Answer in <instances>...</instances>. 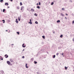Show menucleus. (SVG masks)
Instances as JSON below:
<instances>
[{"label":"nucleus","mask_w":74,"mask_h":74,"mask_svg":"<svg viewBox=\"0 0 74 74\" xmlns=\"http://www.w3.org/2000/svg\"><path fill=\"white\" fill-rule=\"evenodd\" d=\"M7 64H8V65H10V61H7Z\"/></svg>","instance_id":"f03ea898"},{"label":"nucleus","mask_w":74,"mask_h":74,"mask_svg":"<svg viewBox=\"0 0 74 74\" xmlns=\"http://www.w3.org/2000/svg\"><path fill=\"white\" fill-rule=\"evenodd\" d=\"M16 33H17V34H19V32H16Z\"/></svg>","instance_id":"a878e982"},{"label":"nucleus","mask_w":74,"mask_h":74,"mask_svg":"<svg viewBox=\"0 0 74 74\" xmlns=\"http://www.w3.org/2000/svg\"><path fill=\"white\" fill-rule=\"evenodd\" d=\"M36 8H38V9H40V6H37Z\"/></svg>","instance_id":"4468645a"},{"label":"nucleus","mask_w":74,"mask_h":74,"mask_svg":"<svg viewBox=\"0 0 74 74\" xmlns=\"http://www.w3.org/2000/svg\"><path fill=\"white\" fill-rule=\"evenodd\" d=\"M22 58H23V59H24V58H25V56H23L22 57Z\"/></svg>","instance_id":"7c9ffc66"},{"label":"nucleus","mask_w":74,"mask_h":74,"mask_svg":"<svg viewBox=\"0 0 74 74\" xmlns=\"http://www.w3.org/2000/svg\"><path fill=\"white\" fill-rule=\"evenodd\" d=\"M65 70H67V69L68 68V67H66V66H65Z\"/></svg>","instance_id":"6ab92c4d"},{"label":"nucleus","mask_w":74,"mask_h":74,"mask_svg":"<svg viewBox=\"0 0 74 74\" xmlns=\"http://www.w3.org/2000/svg\"><path fill=\"white\" fill-rule=\"evenodd\" d=\"M5 56L6 58H7L8 57V55L7 54H6L5 55Z\"/></svg>","instance_id":"20e7f679"},{"label":"nucleus","mask_w":74,"mask_h":74,"mask_svg":"<svg viewBox=\"0 0 74 74\" xmlns=\"http://www.w3.org/2000/svg\"><path fill=\"white\" fill-rule=\"evenodd\" d=\"M34 63L35 64H36V63H37V62H36V61H34Z\"/></svg>","instance_id":"4be33fe9"},{"label":"nucleus","mask_w":74,"mask_h":74,"mask_svg":"<svg viewBox=\"0 0 74 74\" xmlns=\"http://www.w3.org/2000/svg\"><path fill=\"white\" fill-rule=\"evenodd\" d=\"M10 62H13V60L12 59H11L10 60Z\"/></svg>","instance_id":"f8f14e48"},{"label":"nucleus","mask_w":74,"mask_h":74,"mask_svg":"<svg viewBox=\"0 0 74 74\" xmlns=\"http://www.w3.org/2000/svg\"><path fill=\"white\" fill-rule=\"evenodd\" d=\"M5 9H3V12H5Z\"/></svg>","instance_id":"a211bd4d"},{"label":"nucleus","mask_w":74,"mask_h":74,"mask_svg":"<svg viewBox=\"0 0 74 74\" xmlns=\"http://www.w3.org/2000/svg\"><path fill=\"white\" fill-rule=\"evenodd\" d=\"M21 17H18V19L19 21H21Z\"/></svg>","instance_id":"39448f33"},{"label":"nucleus","mask_w":74,"mask_h":74,"mask_svg":"<svg viewBox=\"0 0 74 74\" xmlns=\"http://www.w3.org/2000/svg\"><path fill=\"white\" fill-rule=\"evenodd\" d=\"M73 41H74V38H73Z\"/></svg>","instance_id":"f704fd0d"},{"label":"nucleus","mask_w":74,"mask_h":74,"mask_svg":"<svg viewBox=\"0 0 74 74\" xmlns=\"http://www.w3.org/2000/svg\"><path fill=\"white\" fill-rule=\"evenodd\" d=\"M27 66V64H25V67H26V68L27 69V68H28V66Z\"/></svg>","instance_id":"6e6552de"},{"label":"nucleus","mask_w":74,"mask_h":74,"mask_svg":"<svg viewBox=\"0 0 74 74\" xmlns=\"http://www.w3.org/2000/svg\"><path fill=\"white\" fill-rule=\"evenodd\" d=\"M11 45H14V44H12Z\"/></svg>","instance_id":"a19ab883"},{"label":"nucleus","mask_w":74,"mask_h":74,"mask_svg":"<svg viewBox=\"0 0 74 74\" xmlns=\"http://www.w3.org/2000/svg\"><path fill=\"white\" fill-rule=\"evenodd\" d=\"M8 30H6V32H8Z\"/></svg>","instance_id":"37998d69"},{"label":"nucleus","mask_w":74,"mask_h":74,"mask_svg":"<svg viewBox=\"0 0 74 74\" xmlns=\"http://www.w3.org/2000/svg\"><path fill=\"white\" fill-rule=\"evenodd\" d=\"M23 51H24V49H23Z\"/></svg>","instance_id":"09e8293b"},{"label":"nucleus","mask_w":74,"mask_h":74,"mask_svg":"<svg viewBox=\"0 0 74 74\" xmlns=\"http://www.w3.org/2000/svg\"><path fill=\"white\" fill-rule=\"evenodd\" d=\"M10 1H12V0H10Z\"/></svg>","instance_id":"a18cd8bd"},{"label":"nucleus","mask_w":74,"mask_h":74,"mask_svg":"<svg viewBox=\"0 0 74 74\" xmlns=\"http://www.w3.org/2000/svg\"><path fill=\"white\" fill-rule=\"evenodd\" d=\"M60 37L61 38H62L63 37V35H61V36H60Z\"/></svg>","instance_id":"2eb2a0df"},{"label":"nucleus","mask_w":74,"mask_h":74,"mask_svg":"<svg viewBox=\"0 0 74 74\" xmlns=\"http://www.w3.org/2000/svg\"><path fill=\"white\" fill-rule=\"evenodd\" d=\"M65 19H67L66 17H65Z\"/></svg>","instance_id":"79ce46f5"},{"label":"nucleus","mask_w":74,"mask_h":74,"mask_svg":"<svg viewBox=\"0 0 74 74\" xmlns=\"http://www.w3.org/2000/svg\"><path fill=\"white\" fill-rule=\"evenodd\" d=\"M64 55V53H63L62 54V55Z\"/></svg>","instance_id":"c9c22d12"},{"label":"nucleus","mask_w":74,"mask_h":74,"mask_svg":"<svg viewBox=\"0 0 74 74\" xmlns=\"http://www.w3.org/2000/svg\"><path fill=\"white\" fill-rule=\"evenodd\" d=\"M37 74H40V73H39V72H38L37 73Z\"/></svg>","instance_id":"473e14b6"},{"label":"nucleus","mask_w":74,"mask_h":74,"mask_svg":"<svg viewBox=\"0 0 74 74\" xmlns=\"http://www.w3.org/2000/svg\"><path fill=\"white\" fill-rule=\"evenodd\" d=\"M62 10H64V8H62Z\"/></svg>","instance_id":"2f4dec72"},{"label":"nucleus","mask_w":74,"mask_h":74,"mask_svg":"<svg viewBox=\"0 0 74 74\" xmlns=\"http://www.w3.org/2000/svg\"><path fill=\"white\" fill-rule=\"evenodd\" d=\"M66 15L67 16L68 15V14H66Z\"/></svg>","instance_id":"ea45409f"},{"label":"nucleus","mask_w":74,"mask_h":74,"mask_svg":"<svg viewBox=\"0 0 74 74\" xmlns=\"http://www.w3.org/2000/svg\"><path fill=\"white\" fill-rule=\"evenodd\" d=\"M39 5H41V3H40V2H39Z\"/></svg>","instance_id":"cd10ccee"},{"label":"nucleus","mask_w":74,"mask_h":74,"mask_svg":"<svg viewBox=\"0 0 74 74\" xmlns=\"http://www.w3.org/2000/svg\"><path fill=\"white\" fill-rule=\"evenodd\" d=\"M24 45H25V44L23 43V45H22V47L23 48H25V47H26V45H25L24 46H23Z\"/></svg>","instance_id":"7ed1b4c3"},{"label":"nucleus","mask_w":74,"mask_h":74,"mask_svg":"<svg viewBox=\"0 0 74 74\" xmlns=\"http://www.w3.org/2000/svg\"><path fill=\"white\" fill-rule=\"evenodd\" d=\"M17 9H18V10H19V7H17Z\"/></svg>","instance_id":"5701e85b"},{"label":"nucleus","mask_w":74,"mask_h":74,"mask_svg":"<svg viewBox=\"0 0 74 74\" xmlns=\"http://www.w3.org/2000/svg\"><path fill=\"white\" fill-rule=\"evenodd\" d=\"M55 55H54L53 56V58H55Z\"/></svg>","instance_id":"bb28decb"},{"label":"nucleus","mask_w":74,"mask_h":74,"mask_svg":"<svg viewBox=\"0 0 74 74\" xmlns=\"http://www.w3.org/2000/svg\"><path fill=\"white\" fill-rule=\"evenodd\" d=\"M16 22L17 23H18V19H16Z\"/></svg>","instance_id":"1a4fd4ad"},{"label":"nucleus","mask_w":74,"mask_h":74,"mask_svg":"<svg viewBox=\"0 0 74 74\" xmlns=\"http://www.w3.org/2000/svg\"><path fill=\"white\" fill-rule=\"evenodd\" d=\"M72 23H74V21H73Z\"/></svg>","instance_id":"e433bc0d"},{"label":"nucleus","mask_w":74,"mask_h":74,"mask_svg":"<svg viewBox=\"0 0 74 74\" xmlns=\"http://www.w3.org/2000/svg\"><path fill=\"white\" fill-rule=\"evenodd\" d=\"M62 16H64V14H62V13H61V14Z\"/></svg>","instance_id":"9b49d317"},{"label":"nucleus","mask_w":74,"mask_h":74,"mask_svg":"<svg viewBox=\"0 0 74 74\" xmlns=\"http://www.w3.org/2000/svg\"><path fill=\"white\" fill-rule=\"evenodd\" d=\"M1 60H3V58H2L1 59Z\"/></svg>","instance_id":"49530a36"},{"label":"nucleus","mask_w":74,"mask_h":74,"mask_svg":"<svg viewBox=\"0 0 74 74\" xmlns=\"http://www.w3.org/2000/svg\"><path fill=\"white\" fill-rule=\"evenodd\" d=\"M31 11L32 12H34V9H31Z\"/></svg>","instance_id":"0eeeda50"},{"label":"nucleus","mask_w":74,"mask_h":74,"mask_svg":"<svg viewBox=\"0 0 74 74\" xmlns=\"http://www.w3.org/2000/svg\"><path fill=\"white\" fill-rule=\"evenodd\" d=\"M20 5H22V2H20Z\"/></svg>","instance_id":"dca6fc26"},{"label":"nucleus","mask_w":74,"mask_h":74,"mask_svg":"<svg viewBox=\"0 0 74 74\" xmlns=\"http://www.w3.org/2000/svg\"><path fill=\"white\" fill-rule=\"evenodd\" d=\"M53 34H54V33H55V32H53Z\"/></svg>","instance_id":"c03bdc74"},{"label":"nucleus","mask_w":74,"mask_h":74,"mask_svg":"<svg viewBox=\"0 0 74 74\" xmlns=\"http://www.w3.org/2000/svg\"><path fill=\"white\" fill-rule=\"evenodd\" d=\"M57 23H59V22H60V20H58L57 21Z\"/></svg>","instance_id":"f3484780"},{"label":"nucleus","mask_w":74,"mask_h":74,"mask_svg":"<svg viewBox=\"0 0 74 74\" xmlns=\"http://www.w3.org/2000/svg\"><path fill=\"white\" fill-rule=\"evenodd\" d=\"M59 53H56V55L58 56V55H59Z\"/></svg>","instance_id":"c756f323"},{"label":"nucleus","mask_w":74,"mask_h":74,"mask_svg":"<svg viewBox=\"0 0 74 74\" xmlns=\"http://www.w3.org/2000/svg\"><path fill=\"white\" fill-rule=\"evenodd\" d=\"M2 21L3 22V23H5V20H2Z\"/></svg>","instance_id":"ddd939ff"},{"label":"nucleus","mask_w":74,"mask_h":74,"mask_svg":"<svg viewBox=\"0 0 74 74\" xmlns=\"http://www.w3.org/2000/svg\"><path fill=\"white\" fill-rule=\"evenodd\" d=\"M54 4V3L53 2H52V3L51 4V5H53V4Z\"/></svg>","instance_id":"393cba45"},{"label":"nucleus","mask_w":74,"mask_h":74,"mask_svg":"<svg viewBox=\"0 0 74 74\" xmlns=\"http://www.w3.org/2000/svg\"><path fill=\"white\" fill-rule=\"evenodd\" d=\"M23 8H24V7L22 6L21 8V10L22 11L23 9Z\"/></svg>","instance_id":"423d86ee"},{"label":"nucleus","mask_w":74,"mask_h":74,"mask_svg":"<svg viewBox=\"0 0 74 74\" xmlns=\"http://www.w3.org/2000/svg\"><path fill=\"white\" fill-rule=\"evenodd\" d=\"M34 60V59L33 58L31 59V60Z\"/></svg>","instance_id":"72a5a7b5"},{"label":"nucleus","mask_w":74,"mask_h":74,"mask_svg":"<svg viewBox=\"0 0 74 74\" xmlns=\"http://www.w3.org/2000/svg\"><path fill=\"white\" fill-rule=\"evenodd\" d=\"M7 5H8V3H5V5H7Z\"/></svg>","instance_id":"9d476101"},{"label":"nucleus","mask_w":74,"mask_h":74,"mask_svg":"<svg viewBox=\"0 0 74 74\" xmlns=\"http://www.w3.org/2000/svg\"><path fill=\"white\" fill-rule=\"evenodd\" d=\"M42 37L44 38V39H45V37H44V36H42Z\"/></svg>","instance_id":"412c9836"},{"label":"nucleus","mask_w":74,"mask_h":74,"mask_svg":"<svg viewBox=\"0 0 74 74\" xmlns=\"http://www.w3.org/2000/svg\"><path fill=\"white\" fill-rule=\"evenodd\" d=\"M8 8H10V7H8Z\"/></svg>","instance_id":"de8ad7c7"},{"label":"nucleus","mask_w":74,"mask_h":74,"mask_svg":"<svg viewBox=\"0 0 74 74\" xmlns=\"http://www.w3.org/2000/svg\"><path fill=\"white\" fill-rule=\"evenodd\" d=\"M36 5H38V3H37L36 4Z\"/></svg>","instance_id":"58836bf2"},{"label":"nucleus","mask_w":74,"mask_h":74,"mask_svg":"<svg viewBox=\"0 0 74 74\" xmlns=\"http://www.w3.org/2000/svg\"><path fill=\"white\" fill-rule=\"evenodd\" d=\"M29 21L30 22H29V23L32 25V19H30Z\"/></svg>","instance_id":"f257e3e1"},{"label":"nucleus","mask_w":74,"mask_h":74,"mask_svg":"<svg viewBox=\"0 0 74 74\" xmlns=\"http://www.w3.org/2000/svg\"><path fill=\"white\" fill-rule=\"evenodd\" d=\"M10 65H11V66H12V64H10Z\"/></svg>","instance_id":"4c0bfd02"},{"label":"nucleus","mask_w":74,"mask_h":74,"mask_svg":"<svg viewBox=\"0 0 74 74\" xmlns=\"http://www.w3.org/2000/svg\"><path fill=\"white\" fill-rule=\"evenodd\" d=\"M35 23H36V24H38V22H37V21H36L35 22Z\"/></svg>","instance_id":"aec40b11"},{"label":"nucleus","mask_w":74,"mask_h":74,"mask_svg":"<svg viewBox=\"0 0 74 74\" xmlns=\"http://www.w3.org/2000/svg\"><path fill=\"white\" fill-rule=\"evenodd\" d=\"M34 15L36 16H37V15L36 14V13L34 14Z\"/></svg>","instance_id":"c85d7f7f"},{"label":"nucleus","mask_w":74,"mask_h":74,"mask_svg":"<svg viewBox=\"0 0 74 74\" xmlns=\"http://www.w3.org/2000/svg\"><path fill=\"white\" fill-rule=\"evenodd\" d=\"M2 1H3V0H0V2L1 3H2Z\"/></svg>","instance_id":"b1692460"}]
</instances>
